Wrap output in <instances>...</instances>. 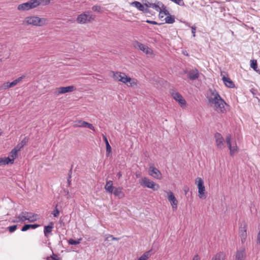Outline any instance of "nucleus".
Wrapping results in <instances>:
<instances>
[{
	"label": "nucleus",
	"instance_id": "4be33fe9",
	"mask_svg": "<svg viewBox=\"0 0 260 260\" xmlns=\"http://www.w3.org/2000/svg\"><path fill=\"white\" fill-rule=\"evenodd\" d=\"M222 80L225 85L228 87L233 88L234 87L235 84L234 82L229 78L223 76Z\"/></svg>",
	"mask_w": 260,
	"mask_h": 260
},
{
	"label": "nucleus",
	"instance_id": "6ab92c4d",
	"mask_svg": "<svg viewBox=\"0 0 260 260\" xmlns=\"http://www.w3.org/2000/svg\"><path fill=\"white\" fill-rule=\"evenodd\" d=\"M122 188L121 187H115V188H114V190H113L112 193H113L115 196L117 197L119 199H122L125 196V194L122 191Z\"/></svg>",
	"mask_w": 260,
	"mask_h": 260
},
{
	"label": "nucleus",
	"instance_id": "f257e3e1",
	"mask_svg": "<svg viewBox=\"0 0 260 260\" xmlns=\"http://www.w3.org/2000/svg\"><path fill=\"white\" fill-rule=\"evenodd\" d=\"M50 0H30L28 2L18 5V10L20 11H27L35 8L39 5H47Z\"/></svg>",
	"mask_w": 260,
	"mask_h": 260
},
{
	"label": "nucleus",
	"instance_id": "2f4dec72",
	"mask_svg": "<svg viewBox=\"0 0 260 260\" xmlns=\"http://www.w3.org/2000/svg\"><path fill=\"white\" fill-rule=\"evenodd\" d=\"M17 152H18L15 149H13L10 153L9 156L12 159V160H13V161L18 156Z\"/></svg>",
	"mask_w": 260,
	"mask_h": 260
},
{
	"label": "nucleus",
	"instance_id": "9d476101",
	"mask_svg": "<svg viewBox=\"0 0 260 260\" xmlns=\"http://www.w3.org/2000/svg\"><path fill=\"white\" fill-rule=\"evenodd\" d=\"M225 141L229 149H230V154L231 156H232L238 152V148L237 144L235 143L232 145L231 142V136L230 135H229L226 137Z\"/></svg>",
	"mask_w": 260,
	"mask_h": 260
},
{
	"label": "nucleus",
	"instance_id": "4d7b16f0",
	"mask_svg": "<svg viewBox=\"0 0 260 260\" xmlns=\"http://www.w3.org/2000/svg\"><path fill=\"white\" fill-rule=\"evenodd\" d=\"M1 135V133H0V136Z\"/></svg>",
	"mask_w": 260,
	"mask_h": 260
},
{
	"label": "nucleus",
	"instance_id": "4c0bfd02",
	"mask_svg": "<svg viewBox=\"0 0 260 260\" xmlns=\"http://www.w3.org/2000/svg\"><path fill=\"white\" fill-rule=\"evenodd\" d=\"M150 7L155 9L158 12H160L161 8L158 4H150Z\"/></svg>",
	"mask_w": 260,
	"mask_h": 260
},
{
	"label": "nucleus",
	"instance_id": "37998d69",
	"mask_svg": "<svg viewBox=\"0 0 260 260\" xmlns=\"http://www.w3.org/2000/svg\"><path fill=\"white\" fill-rule=\"evenodd\" d=\"M28 142V139L25 137L20 143V144L22 145V146H24L26 145Z\"/></svg>",
	"mask_w": 260,
	"mask_h": 260
},
{
	"label": "nucleus",
	"instance_id": "2eb2a0df",
	"mask_svg": "<svg viewBox=\"0 0 260 260\" xmlns=\"http://www.w3.org/2000/svg\"><path fill=\"white\" fill-rule=\"evenodd\" d=\"M75 89L73 86H69L67 87H60L56 89L55 94L57 95L60 94H63L67 92H72Z\"/></svg>",
	"mask_w": 260,
	"mask_h": 260
},
{
	"label": "nucleus",
	"instance_id": "c85d7f7f",
	"mask_svg": "<svg viewBox=\"0 0 260 260\" xmlns=\"http://www.w3.org/2000/svg\"><path fill=\"white\" fill-rule=\"evenodd\" d=\"M13 162L14 161L12 160V159L9 156L5 158L0 159V165L13 164Z\"/></svg>",
	"mask_w": 260,
	"mask_h": 260
},
{
	"label": "nucleus",
	"instance_id": "8fccbe9b",
	"mask_svg": "<svg viewBox=\"0 0 260 260\" xmlns=\"http://www.w3.org/2000/svg\"><path fill=\"white\" fill-rule=\"evenodd\" d=\"M146 22H147L148 23H150V24H154V25L157 24V23L156 21H151V20H147Z\"/></svg>",
	"mask_w": 260,
	"mask_h": 260
},
{
	"label": "nucleus",
	"instance_id": "c9c22d12",
	"mask_svg": "<svg viewBox=\"0 0 260 260\" xmlns=\"http://www.w3.org/2000/svg\"><path fill=\"white\" fill-rule=\"evenodd\" d=\"M10 83L9 82H5L3 83L0 87V90H6L11 88Z\"/></svg>",
	"mask_w": 260,
	"mask_h": 260
},
{
	"label": "nucleus",
	"instance_id": "cd10ccee",
	"mask_svg": "<svg viewBox=\"0 0 260 260\" xmlns=\"http://www.w3.org/2000/svg\"><path fill=\"white\" fill-rule=\"evenodd\" d=\"M250 67L252 68L255 72L260 74V70L257 69V64L256 60H250Z\"/></svg>",
	"mask_w": 260,
	"mask_h": 260
},
{
	"label": "nucleus",
	"instance_id": "09e8293b",
	"mask_svg": "<svg viewBox=\"0 0 260 260\" xmlns=\"http://www.w3.org/2000/svg\"><path fill=\"white\" fill-rule=\"evenodd\" d=\"M39 226L40 225L37 224H30V229L31 228L32 229H35L39 227Z\"/></svg>",
	"mask_w": 260,
	"mask_h": 260
},
{
	"label": "nucleus",
	"instance_id": "393cba45",
	"mask_svg": "<svg viewBox=\"0 0 260 260\" xmlns=\"http://www.w3.org/2000/svg\"><path fill=\"white\" fill-rule=\"evenodd\" d=\"M131 6L136 8L141 11H144L145 10V7L141 3L139 2L135 1L131 3Z\"/></svg>",
	"mask_w": 260,
	"mask_h": 260
},
{
	"label": "nucleus",
	"instance_id": "5701e85b",
	"mask_svg": "<svg viewBox=\"0 0 260 260\" xmlns=\"http://www.w3.org/2000/svg\"><path fill=\"white\" fill-rule=\"evenodd\" d=\"M53 223L52 222L50 223V225L45 226L44 230V235L46 237H48L49 234H50L53 228Z\"/></svg>",
	"mask_w": 260,
	"mask_h": 260
},
{
	"label": "nucleus",
	"instance_id": "ddd939ff",
	"mask_svg": "<svg viewBox=\"0 0 260 260\" xmlns=\"http://www.w3.org/2000/svg\"><path fill=\"white\" fill-rule=\"evenodd\" d=\"M187 74V78L190 80H195L199 77V71L194 68L189 70L188 71H184Z\"/></svg>",
	"mask_w": 260,
	"mask_h": 260
},
{
	"label": "nucleus",
	"instance_id": "f3484780",
	"mask_svg": "<svg viewBox=\"0 0 260 260\" xmlns=\"http://www.w3.org/2000/svg\"><path fill=\"white\" fill-rule=\"evenodd\" d=\"M168 199L170 202L172 208L173 209H176L178 205V201L177 200L173 193L171 191L168 192Z\"/></svg>",
	"mask_w": 260,
	"mask_h": 260
},
{
	"label": "nucleus",
	"instance_id": "a211bd4d",
	"mask_svg": "<svg viewBox=\"0 0 260 260\" xmlns=\"http://www.w3.org/2000/svg\"><path fill=\"white\" fill-rule=\"evenodd\" d=\"M246 257V252L244 248L238 250L235 255L236 260H245Z\"/></svg>",
	"mask_w": 260,
	"mask_h": 260
},
{
	"label": "nucleus",
	"instance_id": "6e6552de",
	"mask_svg": "<svg viewBox=\"0 0 260 260\" xmlns=\"http://www.w3.org/2000/svg\"><path fill=\"white\" fill-rule=\"evenodd\" d=\"M195 184L197 185L198 188L199 197L200 199H205L206 196L203 180L200 177H198L196 179Z\"/></svg>",
	"mask_w": 260,
	"mask_h": 260
},
{
	"label": "nucleus",
	"instance_id": "a878e982",
	"mask_svg": "<svg viewBox=\"0 0 260 260\" xmlns=\"http://www.w3.org/2000/svg\"><path fill=\"white\" fill-rule=\"evenodd\" d=\"M225 255L223 252H219L216 254L211 260H225Z\"/></svg>",
	"mask_w": 260,
	"mask_h": 260
},
{
	"label": "nucleus",
	"instance_id": "aec40b11",
	"mask_svg": "<svg viewBox=\"0 0 260 260\" xmlns=\"http://www.w3.org/2000/svg\"><path fill=\"white\" fill-rule=\"evenodd\" d=\"M27 220L29 222H34L39 219V215L37 214L28 212L26 215Z\"/></svg>",
	"mask_w": 260,
	"mask_h": 260
},
{
	"label": "nucleus",
	"instance_id": "39448f33",
	"mask_svg": "<svg viewBox=\"0 0 260 260\" xmlns=\"http://www.w3.org/2000/svg\"><path fill=\"white\" fill-rule=\"evenodd\" d=\"M220 98L221 97L215 89L210 88L208 90L207 93V99L209 106Z\"/></svg>",
	"mask_w": 260,
	"mask_h": 260
},
{
	"label": "nucleus",
	"instance_id": "20e7f679",
	"mask_svg": "<svg viewBox=\"0 0 260 260\" xmlns=\"http://www.w3.org/2000/svg\"><path fill=\"white\" fill-rule=\"evenodd\" d=\"M226 106H227V104L222 98L210 105L216 112L221 113H224L226 112Z\"/></svg>",
	"mask_w": 260,
	"mask_h": 260
},
{
	"label": "nucleus",
	"instance_id": "603ef678",
	"mask_svg": "<svg viewBox=\"0 0 260 260\" xmlns=\"http://www.w3.org/2000/svg\"><path fill=\"white\" fill-rule=\"evenodd\" d=\"M20 221L19 220L18 217L16 216L15 217V219L13 220V222L16 223V222H19Z\"/></svg>",
	"mask_w": 260,
	"mask_h": 260
},
{
	"label": "nucleus",
	"instance_id": "a18cd8bd",
	"mask_svg": "<svg viewBox=\"0 0 260 260\" xmlns=\"http://www.w3.org/2000/svg\"><path fill=\"white\" fill-rule=\"evenodd\" d=\"M191 32L192 34L193 37H194L196 36V26H191Z\"/></svg>",
	"mask_w": 260,
	"mask_h": 260
},
{
	"label": "nucleus",
	"instance_id": "473e14b6",
	"mask_svg": "<svg viewBox=\"0 0 260 260\" xmlns=\"http://www.w3.org/2000/svg\"><path fill=\"white\" fill-rule=\"evenodd\" d=\"M23 78H24V76H21V77H20L18 78L17 79L14 80L12 82H10L11 87H14L15 85H16L18 83H19L22 80V79Z\"/></svg>",
	"mask_w": 260,
	"mask_h": 260
},
{
	"label": "nucleus",
	"instance_id": "c756f323",
	"mask_svg": "<svg viewBox=\"0 0 260 260\" xmlns=\"http://www.w3.org/2000/svg\"><path fill=\"white\" fill-rule=\"evenodd\" d=\"M87 122L83 121L82 120H79L75 121L74 126L75 127H86V124Z\"/></svg>",
	"mask_w": 260,
	"mask_h": 260
},
{
	"label": "nucleus",
	"instance_id": "6e6d98bb",
	"mask_svg": "<svg viewBox=\"0 0 260 260\" xmlns=\"http://www.w3.org/2000/svg\"><path fill=\"white\" fill-rule=\"evenodd\" d=\"M188 191V190H185V193H186Z\"/></svg>",
	"mask_w": 260,
	"mask_h": 260
},
{
	"label": "nucleus",
	"instance_id": "7c9ffc66",
	"mask_svg": "<svg viewBox=\"0 0 260 260\" xmlns=\"http://www.w3.org/2000/svg\"><path fill=\"white\" fill-rule=\"evenodd\" d=\"M150 251L145 252L139 258L138 260H148L150 256Z\"/></svg>",
	"mask_w": 260,
	"mask_h": 260
},
{
	"label": "nucleus",
	"instance_id": "ea45409f",
	"mask_svg": "<svg viewBox=\"0 0 260 260\" xmlns=\"http://www.w3.org/2000/svg\"><path fill=\"white\" fill-rule=\"evenodd\" d=\"M54 217H57L59 214V211L57 208V205L56 206L55 209L54 210L52 213Z\"/></svg>",
	"mask_w": 260,
	"mask_h": 260
},
{
	"label": "nucleus",
	"instance_id": "9b49d317",
	"mask_svg": "<svg viewBox=\"0 0 260 260\" xmlns=\"http://www.w3.org/2000/svg\"><path fill=\"white\" fill-rule=\"evenodd\" d=\"M171 94L173 99L178 102L181 107H183L186 105V103L185 100L178 92L173 90L172 92H171Z\"/></svg>",
	"mask_w": 260,
	"mask_h": 260
},
{
	"label": "nucleus",
	"instance_id": "5fc2aeb1",
	"mask_svg": "<svg viewBox=\"0 0 260 260\" xmlns=\"http://www.w3.org/2000/svg\"><path fill=\"white\" fill-rule=\"evenodd\" d=\"M117 176L118 177V178H120L122 177V174L120 172H119L117 174Z\"/></svg>",
	"mask_w": 260,
	"mask_h": 260
},
{
	"label": "nucleus",
	"instance_id": "58836bf2",
	"mask_svg": "<svg viewBox=\"0 0 260 260\" xmlns=\"http://www.w3.org/2000/svg\"><path fill=\"white\" fill-rule=\"evenodd\" d=\"M17 227V225H14L12 226H10L8 227L9 231L10 233H13L16 230Z\"/></svg>",
	"mask_w": 260,
	"mask_h": 260
},
{
	"label": "nucleus",
	"instance_id": "a19ab883",
	"mask_svg": "<svg viewBox=\"0 0 260 260\" xmlns=\"http://www.w3.org/2000/svg\"><path fill=\"white\" fill-rule=\"evenodd\" d=\"M22 145L20 144V143H18L15 147L13 148L14 149H15L17 152L20 151L21 149L23 147Z\"/></svg>",
	"mask_w": 260,
	"mask_h": 260
},
{
	"label": "nucleus",
	"instance_id": "7ed1b4c3",
	"mask_svg": "<svg viewBox=\"0 0 260 260\" xmlns=\"http://www.w3.org/2000/svg\"><path fill=\"white\" fill-rule=\"evenodd\" d=\"M23 23L27 25L41 26L46 24V19L37 16H29L25 18Z\"/></svg>",
	"mask_w": 260,
	"mask_h": 260
},
{
	"label": "nucleus",
	"instance_id": "f03ea898",
	"mask_svg": "<svg viewBox=\"0 0 260 260\" xmlns=\"http://www.w3.org/2000/svg\"><path fill=\"white\" fill-rule=\"evenodd\" d=\"M113 78L115 80L121 82L128 86L133 87L137 86V80L127 77L124 73H114L113 74Z\"/></svg>",
	"mask_w": 260,
	"mask_h": 260
},
{
	"label": "nucleus",
	"instance_id": "79ce46f5",
	"mask_svg": "<svg viewBox=\"0 0 260 260\" xmlns=\"http://www.w3.org/2000/svg\"><path fill=\"white\" fill-rule=\"evenodd\" d=\"M30 229V224H25L21 229V231L23 232H25L27 231Z\"/></svg>",
	"mask_w": 260,
	"mask_h": 260
},
{
	"label": "nucleus",
	"instance_id": "72a5a7b5",
	"mask_svg": "<svg viewBox=\"0 0 260 260\" xmlns=\"http://www.w3.org/2000/svg\"><path fill=\"white\" fill-rule=\"evenodd\" d=\"M82 239L80 238L78 240H75L73 239H70L68 240V243L70 245H77L80 243Z\"/></svg>",
	"mask_w": 260,
	"mask_h": 260
},
{
	"label": "nucleus",
	"instance_id": "412c9836",
	"mask_svg": "<svg viewBox=\"0 0 260 260\" xmlns=\"http://www.w3.org/2000/svg\"><path fill=\"white\" fill-rule=\"evenodd\" d=\"M115 187L113 186V182L111 180L108 181L105 186V189L109 193H112L113 190Z\"/></svg>",
	"mask_w": 260,
	"mask_h": 260
},
{
	"label": "nucleus",
	"instance_id": "dca6fc26",
	"mask_svg": "<svg viewBox=\"0 0 260 260\" xmlns=\"http://www.w3.org/2000/svg\"><path fill=\"white\" fill-rule=\"evenodd\" d=\"M239 235L242 243H245L247 238V225L244 223L243 226H241L239 231Z\"/></svg>",
	"mask_w": 260,
	"mask_h": 260
},
{
	"label": "nucleus",
	"instance_id": "b1692460",
	"mask_svg": "<svg viewBox=\"0 0 260 260\" xmlns=\"http://www.w3.org/2000/svg\"><path fill=\"white\" fill-rule=\"evenodd\" d=\"M103 139L105 142L106 146V155L108 156L112 151L111 147L109 143L108 139L106 136L104 135H103Z\"/></svg>",
	"mask_w": 260,
	"mask_h": 260
},
{
	"label": "nucleus",
	"instance_id": "0eeeda50",
	"mask_svg": "<svg viewBox=\"0 0 260 260\" xmlns=\"http://www.w3.org/2000/svg\"><path fill=\"white\" fill-rule=\"evenodd\" d=\"M94 16L91 11H87L79 15L77 18V21L79 23H86L94 19Z\"/></svg>",
	"mask_w": 260,
	"mask_h": 260
},
{
	"label": "nucleus",
	"instance_id": "3c124183",
	"mask_svg": "<svg viewBox=\"0 0 260 260\" xmlns=\"http://www.w3.org/2000/svg\"><path fill=\"white\" fill-rule=\"evenodd\" d=\"M192 260H200V258L198 255H196L194 256Z\"/></svg>",
	"mask_w": 260,
	"mask_h": 260
},
{
	"label": "nucleus",
	"instance_id": "864d4df0",
	"mask_svg": "<svg viewBox=\"0 0 260 260\" xmlns=\"http://www.w3.org/2000/svg\"><path fill=\"white\" fill-rule=\"evenodd\" d=\"M257 240L258 242L260 243V231L258 233Z\"/></svg>",
	"mask_w": 260,
	"mask_h": 260
},
{
	"label": "nucleus",
	"instance_id": "e433bc0d",
	"mask_svg": "<svg viewBox=\"0 0 260 260\" xmlns=\"http://www.w3.org/2000/svg\"><path fill=\"white\" fill-rule=\"evenodd\" d=\"M92 10L94 12H96L100 13L103 12L102 8L100 6H93L92 7Z\"/></svg>",
	"mask_w": 260,
	"mask_h": 260
},
{
	"label": "nucleus",
	"instance_id": "f704fd0d",
	"mask_svg": "<svg viewBox=\"0 0 260 260\" xmlns=\"http://www.w3.org/2000/svg\"><path fill=\"white\" fill-rule=\"evenodd\" d=\"M165 21L167 23L172 24L175 22V18L172 16H167L165 18Z\"/></svg>",
	"mask_w": 260,
	"mask_h": 260
},
{
	"label": "nucleus",
	"instance_id": "f8f14e48",
	"mask_svg": "<svg viewBox=\"0 0 260 260\" xmlns=\"http://www.w3.org/2000/svg\"><path fill=\"white\" fill-rule=\"evenodd\" d=\"M216 145L218 149H222L224 146V140L222 135L218 133L215 134Z\"/></svg>",
	"mask_w": 260,
	"mask_h": 260
},
{
	"label": "nucleus",
	"instance_id": "49530a36",
	"mask_svg": "<svg viewBox=\"0 0 260 260\" xmlns=\"http://www.w3.org/2000/svg\"><path fill=\"white\" fill-rule=\"evenodd\" d=\"M71 175H72V170L71 169L69 173V176L68 178V183L69 185L71 184Z\"/></svg>",
	"mask_w": 260,
	"mask_h": 260
},
{
	"label": "nucleus",
	"instance_id": "4468645a",
	"mask_svg": "<svg viewBox=\"0 0 260 260\" xmlns=\"http://www.w3.org/2000/svg\"><path fill=\"white\" fill-rule=\"evenodd\" d=\"M149 174L152 177L157 179H160L161 178V173L155 167L150 166L148 170Z\"/></svg>",
	"mask_w": 260,
	"mask_h": 260
},
{
	"label": "nucleus",
	"instance_id": "1a4fd4ad",
	"mask_svg": "<svg viewBox=\"0 0 260 260\" xmlns=\"http://www.w3.org/2000/svg\"><path fill=\"white\" fill-rule=\"evenodd\" d=\"M133 46L136 49L143 51L147 55H151L153 53V51L151 48L137 41L133 43Z\"/></svg>",
	"mask_w": 260,
	"mask_h": 260
},
{
	"label": "nucleus",
	"instance_id": "423d86ee",
	"mask_svg": "<svg viewBox=\"0 0 260 260\" xmlns=\"http://www.w3.org/2000/svg\"><path fill=\"white\" fill-rule=\"evenodd\" d=\"M140 183L143 187L150 188L154 191L158 190L159 187L158 184L150 180L147 177L142 178L141 181H140Z\"/></svg>",
	"mask_w": 260,
	"mask_h": 260
},
{
	"label": "nucleus",
	"instance_id": "bb28decb",
	"mask_svg": "<svg viewBox=\"0 0 260 260\" xmlns=\"http://www.w3.org/2000/svg\"><path fill=\"white\" fill-rule=\"evenodd\" d=\"M28 214V212H22L17 217L20 222H24L27 220L26 215Z\"/></svg>",
	"mask_w": 260,
	"mask_h": 260
},
{
	"label": "nucleus",
	"instance_id": "c03bdc74",
	"mask_svg": "<svg viewBox=\"0 0 260 260\" xmlns=\"http://www.w3.org/2000/svg\"><path fill=\"white\" fill-rule=\"evenodd\" d=\"M85 124H86V127H87L90 128V129H92V131H95L94 127L91 124L89 123L88 122H87Z\"/></svg>",
	"mask_w": 260,
	"mask_h": 260
},
{
	"label": "nucleus",
	"instance_id": "de8ad7c7",
	"mask_svg": "<svg viewBox=\"0 0 260 260\" xmlns=\"http://www.w3.org/2000/svg\"><path fill=\"white\" fill-rule=\"evenodd\" d=\"M109 238H112V240H117L118 239H117V238H115V237H113V236H112V235H108L107 236L106 240H109Z\"/></svg>",
	"mask_w": 260,
	"mask_h": 260
}]
</instances>
